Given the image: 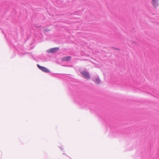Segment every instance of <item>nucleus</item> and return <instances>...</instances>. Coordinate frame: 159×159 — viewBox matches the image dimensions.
Returning <instances> with one entry per match:
<instances>
[{
	"instance_id": "1",
	"label": "nucleus",
	"mask_w": 159,
	"mask_h": 159,
	"mask_svg": "<svg viewBox=\"0 0 159 159\" xmlns=\"http://www.w3.org/2000/svg\"><path fill=\"white\" fill-rule=\"evenodd\" d=\"M37 65L39 69L43 72L48 73H49L50 71L49 70L44 67L41 66L39 64H37Z\"/></svg>"
},
{
	"instance_id": "2",
	"label": "nucleus",
	"mask_w": 159,
	"mask_h": 159,
	"mask_svg": "<svg viewBox=\"0 0 159 159\" xmlns=\"http://www.w3.org/2000/svg\"><path fill=\"white\" fill-rule=\"evenodd\" d=\"M59 48L55 47L53 48H52L49 50L47 51V52L48 53H54L57 52L59 49Z\"/></svg>"
},
{
	"instance_id": "3",
	"label": "nucleus",
	"mask_w": 159,
	"mask_h": 159,
	"mask_svg": "<svg viewBox=\"0 0 159 159\" xmlns=\"http://www.w3.org/2000/svg\"><path fill=\"white\" fill-rule=\"evenodd\" d=\"M81 74L86 79H89L90 78L88 72L86 71H82L81 72Z\"/></svg>"
},
{
	"instance_id": "4",
	"label": "nucleus",
	"mask_w": 159,
	"mask_h": 159,
	"mask_svg": "<svg viewBox=\"0 0 159 159\" xmlns=\"http://www.w3.org/2000/svg\"><path fill=\"white\" fill-rule=\"evenodd\" d=\"M151 3L152 5L155 7H157L159 5L158 0H152Z\"/></svg>"
},
{
	"instance_id": "5",
	"label": "nucleus",
	"mask_w": 159,
	"mask_h": 159,
	"mask_svg": "<svg viewBox=\"0 0 159 159\" xmlns=\"http://www.w3.org/2000/svg\"><path fill=\"white\" fill-rule=\"evenodd\" d=\"M71 58V57L70 56L65 57L62 58V60L63 61H70Z\"/></svg>"
},
{
	"instance_id": "6",
	"label": "nucleus",
	"mask_w": 159,
	"mask_h": 159,
	"mask_svg": "<svg viewBox=\"0 0 159 159\" xmlns=\"http://www.w3.org/2000/svg\"><path fill=\"white\" fill-rule=\"evenodd\" d=\"M93 81L95 83L98 84H99L100 83V80L98 77L96 78L95 79H94Z\"/></svg>"
},
{
	"instance_id": "7",
	"label": "nucleus",
	"mask_w": 159,
	"mask_h": 159,
	"mask_svg": "<svg viewBox=\"0 0 159 159\" xmlns=\"http://www.w3.org/2000/svg\"><path fill=\"white\" fill-rule=\"evenodd\" d=\"M84 102H80V101L79 102V103L80 104L81 106H83V104H84Z\"/></svg>"
},
{
	"instance_id": "8",
	"label": "nucleus",
	"mask_w": 159,
	"mask_h": 159,
	"mask_svg": "<svg viewBox=\"0 0 159 159\" xmlns=\"http://www.w3.org/2000/svg\"><path fill=\"white\" fill-rule=\"evenodd\" d=\"M44 31L45 32H48L49 31V30L47 29H45L44 30Z\"/></svg>"
},
{
	"instance_id": "9",
	"label": "nucleus",
	"mask_w": 159,
	"mask_h": 159,
	"mask_svg": "<svg viewBox=\"0 0 159 159\" xmlns=\"http://www.w3.org/2000/svg\"><path fill=\"white\" fill-rule=\"evenodd\" d=\"M149 93L151 94L152 95H154V96H156V95L154 93H152L151 92H149Z\"/></svg>"
},
{
	"instance_id": "10",
	"label": "nucleus",
	"mask_w": 159,
	"mask_h": 159,
	"mask_svg": "<svg viewBox=\"0 0 159 159\" xmlns=\"http://www.w3.org/2000/svg\"><path fill=\"white\" fill-rule=\"evenodd\" d=\"M19 54H20V52H19Z\"/></svg>"
},
{
	"instance_id": "11",
	"label": "nucleus",
	"mask_w": 159,
	"mask_h": 159,
	"mask_svg": "<svg viewBox=\"0 0 159 159\" xmlns=\"http://www.w3.org/2000/svg\"><path fill=\"white\" fill-rule=\"evenodd\" d=\"M61 149H62V148H61Z\"/></svg>"
}]
</instances>
